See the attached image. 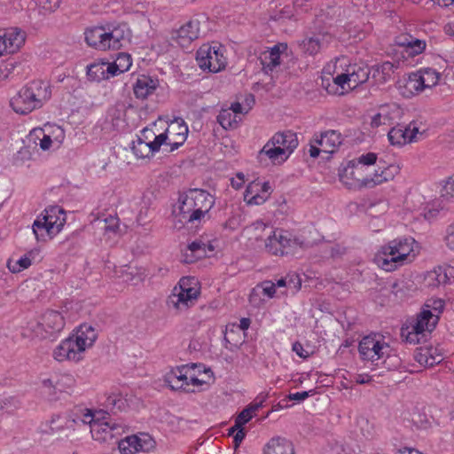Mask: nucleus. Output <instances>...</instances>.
<instances>
[{
  "label": "nucleus",
  "instance_id": "obj_8",
  "mask_svg": "<svg viewBox=\"0 0 454 454\" xmlns=\"http://www.w3.org/2000/svg\"><path fill=\"white\" fill-rule=\"evenodd\" d=\"M65 324V318L60 312L57 310H47L41 315L35 325H31V329L35 332L36 336L46 339L60 333Z\"/></svg>",
  "mask_w": 454,
  "mask_h": 454
},
{
  "label": "nucleus",
  "instance_id": "obj_14",
  "mask_svg": "<svg viewBox=\"0 0 454 454\" xmlns=\"http://www.w3.org/2000/svg\"><path fill=\"white\" fill-rule=\"evenodd\" d=\"M119 426L111 421H104L97 418V421L91 423L90 433L97 441H106L114 436V432L119 429Z\"/></svg>",
  "mask_w": 454,
  "mask_h": 454
},
{
  "label": "nucleus",
  "instance_id": "obj_41",
  "mask_svg": "<svg viewBox=\"0 0 454 454\" xmlns=\"http://www.w3.org/2000/svg\"><path fill=\"white\" fill-rule=\"evenodd\" d=\"M29 137L31 139H34L35 144H36L35 139H39V145L41 149H43V151L48 150L52 144L51 137L49 135L44 134L43 129H34L30 132Z\"/></svg>",
  "mask_w": 454,
  "mask_h": 454
},
{
  "label": "nucleus",
  "instance_id": "obj_50",
  "mask_svg": "<svg viewBox=\"0 0 454 454\" xmlns=\"http://www.w3.org/2000/svg\"><path fill=\"white\" fill-rule=\"evenodd\" d=\"M333 82L336 85L340 86L341 90H351L350 78L348 73H342L333 78Z\"/></svg>",
  "mask_w": 454,
  "mask_h": 454
},
{
  "label": "nucleus",
  "instance_id": "obj_7",
  "mask_svg": "<svg viewBox=\"0 0 454 454\" xmlns=\"http://www.w3.org/2000/svg\"><path fill=\"white\" fill-rule=\"evenodd\" d=\"M199 67L209 72L217 73L225 68L227 61L221 45L203 44L196 52Z\"/></svg>",
  "mask_w": 454,
  "mask_h": 454
},
{
  "label": "nucleus",
  "instance_id": "obj_24",
  "mask_svg": "<svg viewBox=\"0 0 454 454\" xmlns=\"http://www.w3.org/2000/svg\"><path fill=\"white\" fill-rule=\"evenodd\" d=\"M194 301V296H191V294L187 295L183 293H176L173 290L168 297L167 304L169 308L172 307L177 310H184L192 306Z\"/></svg>",
  "mask_w": 454,
  "mask_h": 454
},
{
  "label": "nucleus",
  "instance_id": "obj_9",
  "mask_svg": "<svg viewBox=\"0 0 454 454\" xmlns=\"http://www.w3.org/2000/svg\"><path fill=\"white\" fill-rule=\"evenodd\" d=\"M365 169L355 160L348 161L347 167L340 173V180L349 189L368 187L371 176L365 175Z\"/></svg>",
  "mask_w": 454,
  "mask_h": 454
},
{
  "label": "nucleus",
  "instance_id": "obj_6",
  "mask_svg": "<svg viewBox=\"0 0 454 454\" xmlns=\"http://www.w3.org/2000/svg\"><path fill=\"white\" fill-rule=\"evenodd\" d=\"M66 223V213L59 206H51L44 210L43 217L33 223V232L37 240H45L57 235Z\"/></svg>",
  "mask_w": 454,
  "mask_h": 454
},
{
  "label": "nucleus",
  "instance_id": "obj_3",
  "mask_svg": "<svg viewBox=\"0 0 454 454\" xmlns=\"http://www.w3.org/2000/svg\"><path fill=\"white\" fill-rule=\"evenodd\" d=\"M51 97V88L49 82L43 80H34L24 85L12 98L10 106L20 114H27L41 108Z\"/></svg>",
  "mask_w": 454,
  "mask_h": 454
},
{
  "label": "nucleus",
  "instance_id": "obj_32",
  "mask_svg": "<svg viewBox=\"0 0 454 454\" xmlns=\"http://www.w3.org/2000/svg\"><path fill=\"white\" fill-rule=\"evenodd\" d=\"M415 359L420 364H424L425 366L432 367L434 364H440L443 358H442V355H437L436 356H431V349L420 348V350L415 354Z\"/></svg>",
  "mask_w": 454,
  "mask_h": 454
},
{
  "label": "nucleus",
  "instance_id": "obj_62",
  "mask_svg": "<svg viewBox=\"0 0 454 454\" xmlns=\"http://www.w3.org/2000/svg\"><path fill=\"white\" fill-rule=\"evenodd\" d=\"M268 200V195H264L257 192L252 195L247 200V205H262Z\"/></svg>",
  "mask_w": 454,
  "mask_h": 454
},
{
  "label": "nucleus",
  "instance_id": "obj_58",
  "mask_svg": "<svg viewBox=\"0 0 454 454\" xmlns=\"http://www.w3.org/2000/svg\"><path fill=\"white\" fill-rule=\"evenodd\" d=\"M188 380L190 383V387L192 386L193 387H201L202 385L207 383V380L200 379L195 374L194 370H192V369H190V371H189Z\"/></svg>",
  "mask_w": 454,
  "mask_h": 454
},
{
  "label": "nucleus",
  "instance_id": "obj_39",
  "mask_svg": "<svg viewBox=\"0 0 454 454\" xmlns=\"http://www.w3.org/2000/svg\"><path fill=\"white\" fill-rule=\"evenodd\" d=\"M284 154H286L285 149H281L278 145H272L270 139L259 152V156L266 155L273 161L278 160Z\"/></svg>",
  "mask_w": 454,
  "mask_h": 454
},
{
  "label": "nucleus",
  "instance_id": "obj_25",
  "mask_svg": "<svg viewBox=\"0 0 454 454\" xmlns=\"http://www.w3.org/2000/svg\"><path fill=\"white\" fill-rule=\"evenodd\" d=\"M347 72L350 78L351 90L356 89L358 85L367 82L369 79L370 71L367 67L355 64L349 66Z\"/></svg>",
  "mask_w": 454,
  "mask_h": 454
},
{
  "label": "nucleus",
  "instance_id": "obj_59",
  "mask_svg": "<svg viewBox=\"0 0 454 454\" xmlns=\"http://www.w3.org/2000/svg\"><path fill=\"white\" fill-rule=\"evenodd\" d=\"M14 68V63L6 61L0 65V80L8 78L11 70Z\"/></svg>",
  "mask_w": 454,
  "mask_h": 454
},
{
  "label": "nucleus",
  "instance_id": "obj_61",
  "mask_svg": "<svg viewBox=\"0 0 454 454\" xmlns=\"http://www.w3.org/2000/svg\"><path fill=\"white\" fill-rule=\"evenodd\" d=\"M259 185H260V183H255V182H252L247 185V187L244 192V200L247 203L252 195H254V193L259 192Z\"/></svg>",
  "mask_w": 454,
  "mask_h": 454
},
{
  "label": "nucleus",
  "instance_id": "obj_16",
  "mask_svg": "<svg viewBox=\"0 0 454 454\" xmlns=\"http://www.w3.org/2000/svg\"><path fill=\"white\" fill-rule=\"evenodd\" d=\"M451 270L452 268L450 266H438L427 273L425 281L431 287L445 286L450 283Z\"/></svg>",
  "mask_w": 454,
  "mask_h": 454
},
{
  "label": "nucleus",
  "instance_id": "obj_52",
  "mask_svg": "<svg viewBox=\"0 0 454 454\" xmlns=\"http://www.w3.org/2000/svg\"><path fill=\"white\" fill-rule=\"evenodd\" d=\"M301 286V280L298 275H287L286 287L291 290L293 294L296 293Z\"/></svg>",
  "mask_w": 454,
  "mask_h": 454
},
{
  "label": "nucleus",
  "instance_id": "obj_36",
  "mask_svg": "<svg viewBox=\"0 0 454 454\" xmlns=\"http://www.w3.org/2000/svg\"><path fill=\"white\" fill-rule=\"evenodd\" d=\"M192 281H193V279L187 278H181L178 283V286L174 287V289H173L174 292L183 293L184 294H187V295L189 294H191V296H194V300L196 301L200 294V291L196 287V286H192ZM194 285H196V283H194Z\"/></svg>",
  "mask_w": 454,
  "mask_h": 454
},
{
  "label": "nucleus",
  "instance_id": "obj_49",
  "mask_svg": "<svg viewBox=\"0 0 454 454\" xmlns=\"http://www.w3.org/2000/svg\"><path fill=\"white\" fill-rule=\"evenodd\" d=\"M168 132L166 130L158 136H155L154 140L151 141V149L154 152H158L162 145H167V140L168 139Z\"/></svg>",
  "mask_w": 454,
  "mask_h": 454
},
{
  "label": "nucleus",
  "instance_id": "obj_15",
  "mask_svg": "<svg viewBox=\"0 0 454 454\" xmlns=\"http://www.w3.org/2000/svg\"><path fill=\"white\" fill-rule=\"evenodd\" d=\"M314 143L322 147V152L333 153L341 144V135L333 129L326 130L317 137Z\"/></svg>",
  "mask_w": 454,
  "mask_h": 454
},
{
  "label": "nucleus",
  "instance_id": "obj_51",
  "mask_svg": "<svg viewBox=\"0 0 454 454\" xmlns=\"http://www.w3.org/2000/svg\"><path fill=\"white\" fill-rule=\"evenodd\" d=\"M253 418V414L251 413V409L245 408L236 418V427H241L243 425L247 424Z\"/></svg>",
  "mask_w": 454,
  "mask_h": 454
},
{
  "label": "nucleus",
  "instance_id": "obj_10",
  "mask_svg": "<svg viewBox=\"0 0 454 454\" xmlns=\"http://www.w3.org/2000/svg\"><path fill=\"white\" fill-rule=\"evenodd\" d=\"M200 367L201 364L198 365L196 364L177 366L166 374L165 382L173 390H183L186 393L195 392L194 388L190 387L188 380L189 371L190 369L195 370Z\"/></svg>",
  "mask_w": 454,
  "mask_h": 454
},
{
  "label": "nucleus",
  "instance_id": "obj_28",
  "mask_svg": "<svg viewBox=\"0 0 454 454\" xmlns=\"http://www.w3.org/2000/svg\"><path fill=\"white\" fill-rule=\"evenodd\" d=\"M425 89L423 87V82L420 81L419 72L411 73L408 75V78L404 83V91L403 94L405 97H411L415 94H419Z\"/></svg>",
  "mask_w": 454,
  "mask_h": 454
},
{
  "label": "nucleus",
  "instance_id": "obj_43",
  "mask_svg": "<svg viewBox=\"0 0 454 454\" xmlns=\"http://www.w3.org/2000/svg\"><path fill=\"white\" fill-rule=\"evenodd\" d=\"M125 404V401L118 395L112 394L106 397L104 405L111 411H121Z\"/></svg>",
  "mask_w": 454,
  "mask_h": 454
},
{
  "label": "nucleus",
  "instance_id": "obj_44",
  "mask_svg": "<svg viewBox=\"0 0 454 454\" xmlns=\"http://www.w3.org/2000/svg\"><path fill=\"white\" fill-rule=\"evenodd\" d=\"M389 116L387 107H381L380 111L372 118L371 125L373 128H378L381 125H389Z\"/></svg>",
  "mask_w": 454,
  "mask_h": 454
},
{
  "label": "nucleus",
  "instance_id": "obj_1",
  "mask_svg": "<svg viewBox=\"0 0 454 454\" xmlns=\"http://www.w3.org/2000/svg\"><path fill=\"white\" fill-rule=\"evenodd\" d=\"M251 230L254 231V239L263 241L266 251L274 255L294 254L310 246L303 238L293 235L287 231L274 230L262 221L253 223Z\"/></svg>",
  "mask_w": 454,
  "mask_h": 454
},
{
  "label": "nucleus",
  "instance_id": "obj_27",
  "mask_svg": "<svg viewBox=\"0 0 454 454\" xmlns=\"http://www.w3.org/2000/svg\"><path fill=\"white\" fill-rule=\"evenodd\" d=\"M260 294H263L269 298H273L276 294V285L270 280L263 281L254 287L249 295V301L256 303L260 297Z\"/></svg>",
  "mask_w": 454,
  "mask_h": 454
},
{
  "label": "nucleus",
  "instance_id": "obj_47",
  "mask_svg": "<svg viewBox=\"0 0 454 454\" xmlns=\"http://www.w3.org/2000/svg\"><path fill=\"white\" fill-rule=\"evenodd\" d=\"M356 163H359L364 167V169H367L368 166L373 165L377 160V154L374 153H368L366 154H362L357 159L354 160Z\"/></svg>",
  "mask_w": 454,
  "mask_h": 454
},
{
  "label": "nucleus",
  "instance_id": "obj_17",
  "mask_svg": "<svg viewBox=\"0 0 454 454\" xmlns=\"http://www.w3.org/2000/svg\"><path fill=\"white\" fill-rule=\"evenodd\" d=\"M331 40L332 36L329 34H317L304 39L301 46L305 52L315 55L327 47Z\"/></svg>",
  "mask_w": 454,
  "mask_h": 454
},
{
  "label": "nucleus",
  "instance_id": "obj_40",
  "mask_svg": "<svg viewBox=\"0 0 454 454\" xmlns=\"http://www.w3.org/2000/svg\"><path fill=\"white\" fill-rule=\"evenodd\" d=\"M132 151L137 158L141 159L148 157L150 153H154V151L151 149V143L145 142L140 137H137L136 141H133Z\"/></svg>",
  "mask_w": 454,
  "mask_h": 454
},
{
  "label": "nucleus",
  "instance_id": "obj_54",
  "mask_svg": "<svg viewBox=\"0 0 454 454\" xmlns=\"http://www.w3.org/2000/svg\"><path fill=\"white\" fill-rule=\"evenodd\" d=\"M267 397L268 394L261 393L256 396L254 401L247 407V409H251V413L253 414V412L258 411L263 406V403L266 401Z\"/></svg>",
  "mask_w": 454,
  "mask_h": 454
},
{
  "label": "nucleus",
  "instance_id": "obj_11",
  "mask_svg": "<svg viewBox=\"0 0 454 454\" xmlns=\"http://www.w3.org/2000/svg\"><path fill=\"white\" fill-rule=\"evenodd\" d=\"M419 128L414 122L409 125L397 124L387 133V137L391 145L402 146L408 143L417 141Z\"/></svg>",
  "mask_w": 454,
  "mask_h": 454
},
{
  "label": "nucleus",
  "instance_id": "obj_63",
  "mask_svg": "<svg viewBox=\"0 0 454 454\" xmlns=\"http://www.w3.org/2000/svg\"><path fill=\"white\" fill-rule=\"evenodd\" d=\"M293 351L296 353V355L301 358H307L309 356V353L304 349L302 344L299 341H295L293 344L292 348Z\"/></svg>",
  "mask_w": 454,
  "mask_h": 454
},
{
  "label": "nucleus",
  "instance_id": "obj_64",
  "mask_svg": "<svg viewBox=\"0 0 454 454\" xmlns=\"http://www.w3.org/2000/svg\"><path fill=\"white\" fill-rule=\"evenodd\" d=\"M183 137L169 138L167 145H169L168 152L171 153L178 149L185 141H183Z\"/></svg>",
  "mask_w": 454,
  "mask_h": 454
},
{
  "label": "nucleus",
  "instance_id": "obj_18",
  "mask_svg": "<svg viewBox=\"0 0 454 454\" xmlns=\"http://www.w3.org/2000/svg\"><path fill=\"white\" fill-rule=\"evenodd\" d=\"M263 454H294L293 443L280 436L271 438L264 447Z\"/></svg>",
  "mask_w": 454,
  "mask_h": 454
},
{
  "label": "nucleus",
  "instance_id": "obj_13",
  "mask_svg": "<svg viewBox=\"0 0 454 454\" xmlns=\"http://www.w3.org/2000/svg\"><path fill=\"white\" fill-rule=\"evenodd\" d=\"M270 143L272 145H278L281 149H285L287 155L282 158V161L286 160L287 157L294 152L298 146V138L296 133L292 130H284L277 132L271 138Z\"/></svg>",
  "mask_w": 454,
  "mask_h": 454
},
{
  "label": "nucleus",
  "instance_id": "obj_22",
  "mask_svg": "<svg viewBox=\"0 0 454 454\" xmlns=\"http://www.w3.org/2000/svg\"><path fill=\"white\" fill-rule=\"evenodd\" d=\"M399 173V167L395 165H389L387 167H379L375 170L372 176H371V183L369 188H372L376 185L381 184L385 182L393 180L394 177Z\"/></svg>",
  "mask_w": 454,
  "mask_h": 454
},
{
  "label": "nucleus",
  "instance_id": "obj_21",
  "mask_svg": "<svg viewBox=\"0 0 454 454\" xmlns=\"http://www.w3.org/2000/svg\"><path fill=\"white\" fill-rule=\"evenodd\" d=\"M437 319V317L434 318V315L429 309H425L418 315L411 327L426 336V332L430 333L434 329Z\"/></svg>",
  "mask_w": 454,
  "mask_h": 454
},
{
  "label": "nucleus",
  "instance_id": "obj_45",
  "mask_svg": "<svg viewBox=\"0 0 454 454\" xmlns=\"http://www.w3.org/2000/svg\"><path fill=\"white\" fill-rule=\"evenodd\" d=\"M114 62L120 67L122 73L127 72L132 65L130 55L125 52L118 53Z\"/></svg>",
  "mask_w": 454,
  "mask_h": 454
},
{
  "label": "nucleus",
  "instance_id": "obj_55",
  "mask_svg": "<svg viewBox=\"0 0 454 454\" xmlns=\"http://www.w3.org/2000/svg\"><path fill=\"white\" fill-rule=\"evenodd\" d=\"M60 4V0H37V4L48 12L55 11Z\"/></svg>",
  "mask_w": 454,
  "mask_h": 454
},
{
  "label": "nucleus",
  "instance_id": "obj_5",
  "mask_svg": "<svg viewBox=\"0 0 454 454\" xmlns=\"http://www.w3.org/2000/svg\"><path fill=\"white\" fill-rule=\"evenodd\" d=\"M412 239H400L390 241L381 247L380 253L376 255V262L386 271H392L396 264H402L410 255L412 249Z\"/></svg>",
  "mask_w": 454,
  "mask_h": 454
},
{
  "label": "nucleus",
  "instance_id": "obj_31",
  "mask_svg": "<svg viewBox=\"0 0 454 454\" xmlns=\"http://www.w3.org/2000/svg\"><path fill=\"white\" fill-rule=\"evenodd\" d=\"M105 62L92 63L87 67V77L90 82H99L106 80Z\"/></svg>",
  "mask_w": 454,
  "mask_h": 454
},
{
  "label": "nucleus",
  "instance_id": "obj_26",
  "mask_svg": "<svg viewBox=\"0 0 454 454\" xmlns=\"http://www.w3.org/2000/svg\"><path fill=\"white\" fill-rule=\"evenodd\" d=\"M2 36H4L8 53L16 52L25 42L24 33L17 28L5 31Z\"/></svg>",
  "mask_w": 454,
  "mask_h": 454
},
{
  "label": "nucleus",
  "instance_id": "obj_46",
  "mask_svg": "<svg viewBox=\"0 0 454 454\" xmlns=\"http://www.w3.org/2000/svg\"><path fill=\"white\" fill-rule=\"evenodd\" d=\"M426 48V42L413 38L408 46L407 52L409 55L415 56L421 53Z\"/></svg>",
  "mask_w": 454,
  "mask_h": 454
},
{
  "label": "nucleus",
  "instance_id": "obj_33",
  "mask_svg": "<svg viewBox=\"0 0 454 454\" xmlns=\"http://www.w3.org/2000/svg\"><path fill=\"white\" fill-rule=\"evenodd\" d=\"M114 32V39L118 44V48L121 49L123 44L129 41L130 30L128 26L124 23L118 24L112 27Z\"/></svg>",
  "mask_w": 454,
  "mask_h": 454
},
{
  "label": "nucleus",
  "instance_id": "obj_56",
  "mask_svg": "<svg viewBox=\"0 0 454 454\" xmlns=\"http://www.w3.org/2000/svg\"><path fill=\"white\" fill-rule=\"evenodd\" d=\"M231 114L227 110H223L218 114L217 121L223 129H227L231 126Z\"/></svg>",
  "mask_w": 454,
  "mask_h": 454
},
{
  "label": "nucleus",
  "instance_id": "obj_20",
  "mask_svg": "<svg viewBox=\"0 0 454 454\" xmlns=\"http://www.w3.org/2000/svg\"><path fill=\"white\" fill-rule=\"evenodd\" d=\"M158 86V81L150 76L142 75L137 79L133 86L134 94L137 98L145 99L152 95Z\"/></svg>",
  "mask_w": 454,
  "mask_h": 454
},
{
  "label": "nucleus",
  "instance_id": "obj_34",
  "mask_svg": "<svg viewBox=\"0 0 454 454\" xmlns=\"http://www.w3.org/2000/svg\"><path fill=\"white\" fill-rule=\"evenodd\" d=\"M373 347H378V339L376 335H368L364 337L358 345V350L363 359L372 356L371 353Z\"/></svg>",
  "mask_w": 454,
  "mask_h": 454
},
{
  "label": "nucleus",
  "instance_id": "obj_57",
  "mask_svg": "<svg viewBox=\"0 0 454 454\" xmlns=\"http://www.w3.org/2000/svg\"><path fill=\"white\" fill-rule=\"evenodd\" d=\"M315 390H309V391H302V392H296V393H291L288 395V399L297 402H301L308 398L310 395H313L315 394Z\"/></svg>",
  "mask_w": 454,
  "mask_h": 454
},
{
  "label": "nucleus",
  "instance_id": "obj_37",
  "mask_svg": "<svg viewBox=\"0 0 454 454\" xmlns=\"http://www.w3.org/2000/svg\"><path fill=\"white\" fill-rule=\"evenodd\" d=\"M31 254L32 253H28L15 261L12 260V259L8 260L7 267H8L9 270L12 273H19V272L27 269L32 263V261L30 258Z\"/></svg>",
  "mask_w": 454,
  "mask_h": 454
},
{
  "label": "nucleus",
  "instance_id": "obj_19",
  "mask_svg": "<svg viewBox=\"0 0 454 454\" xmlns=\"http://www.w3.org/2000/svg\"><path fill=\"white\" fill-rule=\"evenodd\" d=\"M84 35L85 42L90 47L98 51H106L105 27H89L85 30Z\"/></svg>",
  "mask_w": 454,
  "mask_h": 454
},
{
  "label": "nucleus",
  "instance_id": "obj_12",
  "mask_svg": "<svg viewBox=\"0 0 454 454\" xmlns=\"http://www.w3.org/2000/svg\"><path fill=\"white\" fill-rule=\"evenodd\" d=\"M200 35V21L192 20L175 31L172 38L181 47L184 48L191 44Z\"/></svg>",
  "mask_w": 454,
  "mask_h": 454
},
{
  "label": "nucleus",
  "instance_id": "obj_30",
  "mask_svg": "<svg viewBox=\"0 0 454 454\" xmlns=\"http://www.w3.org/2000/svg\"><path fill=\"white\" fill-rule=\"evenodd\" d=\"M187 250L191 252V258H186L184 261L191 263L207 255V244L200 239L194 240L188 245Z\"/></svg>",
  "mask_w": 454,
  "mask_h": 454
},
{
  "label": "nucleus",
  "instance_id": "obj_60",
  "mask_svg": "<svg viewBox=\"0 0 454 454\" xmlns=\"http://www.w3.org/2000/svg\"><path fill=\"white\" fill-rule=\"evenodd\" d=\"M424 337L425 336H423L422 333L412 329L411 332H409L407 333V335L405 337V340L408 343L416 344V343H419L421 340V338H424Z\"/></svg>",
  "mask_w": 454,
  "mask_h": 454
},
{
  "label": "nucleus",
  "instance_id": "obj_53",
  "mask_svg": "<svg viewBox=\"0 0 454 454\" xmlns=\"http://www.w3.org/2000/svg\"><path fill=\"white\" fill-rule=\"evenodd\" d=\"M106 64V80H108L111 77L117 76L122 72L121 71L120 67L114 61L112 63L105 62Z\"/></svg>",
  "mask_w": 454,
  "mask_h": 454
},
{
  "label": "nucleus",
  "instance_id": "obj_42",
  "mask_svg": "<svg viewBox=\"0 0 454 454\" xmlns=\"http://www.w3.org/2000/svg\"><path fill=\"white\" fill-rule=\"evenodd\" d=\"M390 347L387 343L378 339V347H373L372 350V356L366 357L365 360H371L372 362L383 358L385 356H388Z\"/></svg>",
  "mask_w": 454,
  "mask_h": 454
},
{
  "label": "nucleus",
  "instance_id": "obj_29",
  "mask_svg": "<svg viewBox=\"0 0 454 454\" xmlns=\"http://www.w3.org/2000/svg\"><path fill=\"white\" fill-rule=\"evenodd\" d=\"M168 139L174 137H183V141H185L188 135V127L183 119L177 118L173 121L168 127Z\"/></svg>",
  "mask_w": 454,
  "mask_h": 454
},
{
  "label": "nucleus",
  "instance_id": "obj_23",
  "mask_svg": "<svg viewBox=\"0 0 454 454\" xmlns=\"http://www.w3.org/2000/svg\"><path fill=\"white\" fill-rule=\"evenodd\" d=\"M121 454H135L138 451H146L149 446L142 444V438L137 435L127 436L119 442L118 444Z\"/></svg>",
  "mask_w": 454,
  "mask_h": 454
},
{
  "label": "nucleus",
  "instance_id": "obj_2",
  "mask_svg": "<svg viewBox=\"0 0 454 454\" xmlns=\"http://www.w3.org/2000/svg\"><path fill=\"white\" fill-rule=\"evenodd\" d=\"M98 338L94 327L81 325L75 333L63 340L54 349L53 356L59 362L82 360L84 351L91 348Z\"/></svg>",
  "mask_w": 454,
  "mask_h": 454
},
{
  "label": "nucleus",
  "instance_id": "obj_48",
  "mask_svg": "<svg viewBox=\"0 0 454 454\" xmlns=\"http://www.w3.org/2000/svg\"><path fill=\"white\" fill-rule=\"evenodd\" d=\"M106 51L119 50L116 41L114 39V32L112 27H105Z\"/></svg>",
  "mask_w": 454,
  "mask_h": 454
},
{
  "label": "nucleus",
  "instance_id": "obj_4",
  "mask_svg": "<svg viewBox=\"0 0 454 454\" xmlns=\"http://www.w3.org/2000/svg\"><path fill=\"white\" fill-rule=\"evenodd\" d=\"M179 201L182 219L188 223L200 220L215 204L214 197L200 189L190 190Z\"/></svg>",
  "mask_w": 454,
  "mask_h": 454
},
{
  "label": "nucleus",
  "instance_id": "obj_35",
  "mask_svg": "<svg viewBox=\"0 0 454 454\" xmlns=\"http://www.w3.org/2000/svg\"><path fill=\"white\" fill-rule=\"evenodd\" d=\"M260 61L262 66V70L267 74L273 71L280 64V59L276 53L265 51L262 53Z\"/></svg>",
  "mask_w": 454,
  "mask_h": 454
},
{
  "label": "nucleus",
  "instance_id": "obj_38",
  "mask_svg": "<svg viewBox=\"0 0 454 454\" xmlns=\"http://www.w3.org/2000/svg\"><path fill=\"white\" fill-rule=\"evenodd\" d=\"M420 81L423 82V87L431 88L435 86L440 79V74L432 68L419 70Z\"/></svg>",
  "mask_w": 454,
  "mask_h": 454
}]
</instances>
